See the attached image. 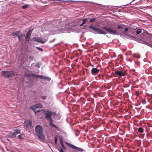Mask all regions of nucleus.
Masks as SVG:
<instances>
[{
    "label": "nucleus",
    "mask_w": 152,
    "mask_h": 152,
    "mask_svg": "<svg viewBox=\"0 0 152 152\" xmlns=\"http://www.w3.org/2000/svg\"><path fill=\"white\" fill-rule=\"evenodd\" d=\"M61 147H62V148L64 149H66V148L64 146V143L63 144H61Z\"/></svg>",
    "instance_id": "72a5a7b5"
},
{
    "label": "nucleus",
    "mask_w": 152,
    "mask_h": 152,
    "mask_svg": "<svg viewBox=\"0 0 152 152\" xmlns=\"http://www.w3.org/2000/svg\"><path fill=\"white\" fill-rule=\"evenodd\" d=\"M31 75L32 76L36 78H38L39 77V75H37V74H31Z\"/></svg>",
    "instance_id": "6ab92c4d"
},
{
    "label": "nucleus",
    "mask_w": 152,
    "mask_h": 152,
    "mask_svg": "<svg viewBox=\"0 0 152 152\" xmlns=\"http://www.w3.org/2000/svg\"><path fill=\"white\" fill-rule=\"evenodd\" d=\"M91 74L94 75H96L98 73L99 71V69L96 68H92L91 70Z\"/></svg>",
    "instance_id": "ddd939ff"
},
{
    "label": "nucleus",
    "mask_w": 152,
    "mask_h": 152,
    "mask_svg": "<svg viewBox=\"0 0 152 152\" xmlns=\"http://www.w3.org/2000/svg\"><path fill=\"white\" fill-rule=\"evenodd\" d=\"M115 74L119 77L124 76L126 75L125 72H123L122 71H115Z\"/></svg>",
    "instance_id": "9d476101"
},
{
    "label": "nucleus",
    "mask_w": 152,
    "mask_h": 152,
    "mask_svg": "<svg viewBox=\"0 0 152 152\" xmlns=\"http://www.w3.org/2000/svg\"><path fill=\"white\" fill-rule=\"evenodd\" d=\"M141 92H140L139 91H136L135 94L137 96H138L140 94H141Z\"/></svg>",
    "instance_id": "aec40b11"
},
{
    "label": "nucleus",
    "mask_w": 152,
    "mask_h": 152,
    "mask_svg": "<svg viewBox=\"0 0 152 152\" xmlns=\"http://www.w3.org/2000/svg\"><path fill=\"white\" fill-rule=\"evenodd\" d=\"M28 5H23V6H22V8L23 9H26L28 8Z\"/></svg>",
    "instance_id": "412c9836"
},
{
    "label": "nucleus",
    "mask_w": 152,
    "mask_h": 152,
    "mask_svg": "<svg viewBox=\"0 0 152 152\" xmlns=\"http://www.w3.org/2000/svg\"><path fill=\"white\" fill-rule=\"evenodd\" d=\"M44 77L42 75H39V78L40 79H44Z\"/></svg>",
    "instance_id": "473e14b6"
},
{
    "label": "nucleus",
    "mask_w": 152,
    "mask_h": 152,
    "mask_svg": "<svg viewBox=\"0 0 152 152\" xmlns=\"http://www.w3.org/2000/svg\"><path fill=\"white\" fill-rule=\"evenodd\" d=\"M41 98L43 100H44L46 98V96H42L41 97Z\"/></svg>",
    "instance_id": "cd10ccee"
},
{
    "label": "nucleus",
    "mask_w": 152,
    "mask_h": 152,
    "mask_svg": "<svg viewBox=\"0 0 152 152\" xmlns=\"http://www.w3.org/2000/svg\"><path fill=\"white\" fill-rule=\"evenodd\" d=\"M31 125V121L27 120L24 121V126L27 128L30 127Z\"/></svg>",
    "instance_id": "4468645a"
},
{
    "label": "nucleus",
    "mask_w": 152,
    "mask_h": 152,
    "mask_svg": "<svg viewBox=\"0 0 152 152\" xmlns=\"http://www.w3.org/2000/svg\"><path fill=\"white\" fill-rule=\"evenodd\" d=\"M96 18H92L90 19V21L91 22H92L95 21L96 20Z\"/></svg>",
    "instance_id": "b1692460"
},
{
    "label": "nucleus",
    "mask_w": 152,
    "mask_h": 152,
    "mask_svg": "<svg viewBox=\"0 0 152 152\" xmlns=\"http://www.w3.org/2000/svg\"><path fill=\"white\" fill-rule=\"evenodd\" d=\"M66 144L69 146L70 147L74 149H75L76 150L78 151H81V152H83V149L79 148V147H76L75 145H74L70 143H68V142H67L66 143Z\"/></svg>",
    "instance_id": "1a4fd4ad"
},
{
    "label": "nucleus",
    "mask_w": 152,
    "mask_h": 152,
    "mask_svg": "<svg viewBox=\"0 0 152 152\" xmlns=\"http://www.w3.org/2000/svg\"><path fill=\"white\" fill-rule=\"evenodd\" d=\"M134 54H133V56H134Z\"/></svg>",
    "instance_id": "79ce46f5"
},
{
    "label": "nucleus",
    "mask_w": 152,
    "mask_h": 152,
    "mask_svg": "<svg viewBox=\"0 0 152 152\" xmlns=\"http://www.w3.org/2000/svg\"><path fill=\"white\" fill-rule=\"evenodd\" d=\"M42 111L45 115V119L49 121L50 125L57 129L58 130H59V128L53 123V121L52 119L51 118V115L54 116L56 115V113L48 110H42Z\"/></svg>",
    "instance_id": "f257e3e1"
},
{
    "label": "nucleus",
    "mask_w": 152,
    "mask_h": 152,
    "mask_svg": "<svg viewBox=\"0 0 152 152\" xmlns=\"http://www.w3.org/2000/svg\"><path fill=\"white\" fill-rule=\"evenodd\" d=\"M144 30L143 29L141 28L137 29L136 31V35H137L141 33L142 34H141V38L144 40H147V39L148 38L147 36H145V34H147L148 33L146 31H145L144 33Z\"/></svg>",
    "instance_id": "20e7f679"
},
{
    "label": "nucleus",
    "mask_w": 152,
    "mask_h": 152,
    "mask_svg": "<svg viewBox=\"0 0 152 152\" xmlns=\"http://www.w3.org/2000/svg\"><path fill=\"white\" fill-rule=\"evenodd\" d=\"M123 25H118L117 27L118 29H123Z\"/></svg>",
    "instance_id": "4be33fe9"
},
{
    "label": "nucleus",
    "mask_w": 152,
    "mask_h": 152,
    "mask_svg": "<svg viewBox=\"0 0 152 152\" xmlns=\"http://www.w3.org/2000/svg\"><path fill=\"white\" fill-rule=\"evenodd\" d=\"M142 103L143 104H145L146 103V102L145 99H142Z\"/></svg>",
    "instance_id": "a878e982"
},
{
    "label": "nucleus",
    "mask_w": 152,
    "mask_h": 152,
    "mask_svg": "<svg viewBox=\"0 0 152 152\" xmlns=\"http://www.w3.org/2000/svg\"><path fill=\"white\" fill-rule=\"evenodd\" d=\"M59 151H60V152H64V151H63V150L61 148V149Z\"/></svg>",
    "instance_id": "ea45409f"
},
{
    "label": "nucleus",
    "mask_w": 152,
    "mask_h": 152,
    "mask_svg": "<svg viewBox=\"0 0 152 152\" xmlns=\"http://www.w3.org/2000/svg\"><path fill=\"white\" fill-rule=\"evenodd\" d=\"M83 24H84L82 23H81V24H80V26H82Z\"/></svg>",
    "instance_id": "a19ab883"
},
{
    "label": "nucleus",
    "mask_w": 152,
    "mask_h": 152,
    "mask_svg": "<svg viewBox=\"0 0 152 152\" xmlns=\"http://www.w3.org/2000/svg\"><path fill=\"white\" fill-rule=\"evenodd\" d=\"M60 143L61 144H62L63 143V141L62 140H60Z\"/></svg>",
    "instance_id": "4c0bfd02"
},
{
    "label": "nucleus",
    "mask_w": 152,
    "mask_h": 152,
    "mask_svg": "<svg viewBox=\"0 0 152 152\" xmlns=\"http://www.w3.org/2000/svg\"><path fill=\"white\" fill-rule=\"evenodd\" d=\"M35 132L39 138L44 140L45 137L43 134L42 128L40 125H37L35 127Z\"/></svg>",
    "instance_id": "7ed1b4c3"
},
{
    "label": "nucleus",
    "mask_w": 152,
    "mask_h": 152,
    "mask_svg": "<svg viewBox=\"0 0 152 152\" xmlns=\"http://www.w3.org/2000/svg\"><path fill=\"white\" fill-rule=\"evenodd\" d=\"M138 42L140 43H142L145 45H146V44L147 43V42H145V40H142L141 39H138Z\"/></svg>",
    "instance_id": "dca6fc26"
},
{
    "label": "nucleus",
    "mask_w": 152,
    "mask_h": 152,
    "mask_svg": "<svg viewBox=\"0 0 152 152\" xmlns=\"http://www.w3.org/2000/svg\"><path fill=\"white\" fill-rule=\"evenodd\" d=\"M44 79L48 81H50L51 80V78L49 77L45 76L44 77Z\"/></svg>",
    "instance_id": "a211bd4d"
},
{
    "label": "nucleus",
    "mask_w": 152,
    "mask_h": 152,
    "mask_svg": "<svg viewBox=\"0 0 152 152\" xmlns=\"http://www.w3.org/2000/svg\"><path fill=\"white\" fill-rule=\"evenodd\" d=\"M1 73L2 76L6 78H12L15 75V72L12 71H2Z\"/></svg>",
    "instance_id": "f03ea898"
},
{
    "label": "nucleus",
    "mask_w": 152,
    "mask_h": 152,
    "mask_svg": "<svg viewBox=\"0 0 152 152\" xmlns=\"http://www.w3.org/2000/svg\"><path fill=\"white\" fill-rule=\"evenodd\" d=\"M146 45L152 48V44H149L148 42H147V43L146 44Z\"/></svg>",
    "instance_id": "2f4dec72"
},
{
    "label": "nucleus",
    "mask_w": 152,
    "mask_h": 152,
    "mask_svg": "<svg viewBox=\"0 0 152 152\" xmlns=\"http://www.w3.org/2000/svg\"><path fill=\"white\" fill-rule=\"evenodd\" d=\"M33 58L34 57L32 56H30L29 57V59L31 61H32L33 60Z\"/></svg>",
    "instance_id": "c85d7f7f"
},
{
    "label": "nucleus",
    "mask_w": 152,
    "mask_h": 152,
    "mask_svg": "<svg viewBox=\"0 0 152 152\" xmlns=\"http://www.w3.org/2000/svg\"><path fill=\"white\" fill-rule=\"evenodd\" d=\"M146 144V145H148L149 144V142H144V144Z\"/></svg>",
    "instance_id": "e433bc0d"
},
{
    "label": "nucleus",
    "mask_w": 152,
    "mask_h": 152,
    "mask_svg": "<svg viewBox=\"0 0 152 152\" xmlns=\"http://www.w3.org/2000/svg\"><path fill=\"white\" fill-rule=\"evenodd\" d=\"M31 108L32 109V110H34V113H35V114H36V113H37V112H39V110H37L36 111L34 110V109H33V108H32V107H31Z\"/></svg>",
    "instance_id": "7c9ffc66"
},
{
    "label": "nucleus",
    "mask_w": 152,
    "mask_h": 152,
    "mask_svg": "<svg viewBox=\"0 0 152 152\" xmlns=\"http://www.w3.org/2000/svg\"><path fill=\"white\" fill-rule=\"evenodd\" d=\"M102 28L106 31L107 32L111 34L115 35H119V34L116 29H113L112 28L109 27H107L106 26H103Z\"/></svg>",
    "instance_id": "39448f33"
},
{
    "label": "nucleus",
    "mask_w": 152,
    "mask_h": 152,
    "mask_svg": "<svg viewBox=\"0 0 152 152\" xmlns=\"http://www.w3.org/2000/svg\"><path fill=\"white\" fill-rule=\"evenodd\" d=\"M89 28L96 31L97 32V33L99 34H103L105 35L106 34V33L104 32L100 28L94 26L92 25H91V26H89Z\"/></svg>",
    "instance_id": "423d86ee"
},
{
    "label": "nucleus",
    "mask_w": 152,
    "mask_h": 152,
    "mask_svg": "<svg viewBox=\"0 0 152 152\" xmlns=\"http://www.w3.org/2000/svg\"><path fill=\"white\" fill-rule=\"evenodd\" d=\"M57 138L56 137H55V142L56 144L57 142Z\"/></svg>",
    "instance_id": "c756f323"
},
{
    "label": "nucleus",
    "mask_w": 152,
    "mask_h": 152,
    "mask_svg": "<svg viewBox=\"0 0 152 152\" xmlns=\"http://www.w3.org/2000/svg\"><path fill=\"white\" fill-rule=\"evenodd\" d=\"M20 133V131L19 130H15L14 132L9 133L8 135V136L10 138H15L16 137L17 134H19Z\"/></svg>",
    "instance_id": "6e6552de"
},
{
    "label": "nucleus",
    "mask_w": 152,
    "mask_h": 152,
    "mask_svg": "<svg viewBox=\"0 0 152 152\" xmlns=\"http://www.w3.org/2000/svg\"><path fill=\"white\" fill-rule=\"evenodd\" d=\"M138 132L139 133H142L143 132V129L142 127H140L138 129Z\"/></svg>",
    "instance_id": "f3484780"
},
{
    "label": "nucleus",
    "mask_w": 152,
    "mask_h": 152,
    "mask_svg": "<svg viewBox=\"0 0 152 152\" xmlns=\"http://www.w3.org/2000/svg\"><path fill=\"white\" fill-rule=\"evenodd\" d=\"M34 107L35 108H42V105L40 104H38L35 105Z\"/></svg>",
    "instance_id": "2eb2a0df"
},
{
    "label": "nucleus",
    "mask_w": 152,
    "mask_h": 152,
    "mask_svg": "<svg viewBox=\"0 0 152 152\" xmlns=\"http://www.w3.org/2000/svg\"><path fill=\"white\" fill-rule=\"evenodd\" d=\"M128 30V28H126L124 29V32H126Z\"/></svg>",
    "instance_id": "f704fd0d"
},
{
    "label": "nucleus",
    "mask_w": 152,
    "mask_h": 152,
    "mask_svg": "<svg viewBox=\"0 0 152 152\" xmlns=\"http://www.w3.org/2000/svg\"><path fill=\"white\" fill-rule=\"evenodd\" d=\"M23 134H20L18 136V138L19 139H22L23 138Z\"/></svg>",
    "instance_id": "5701e85b"
},
{
    "label": "nucleus",
    "mask_w": 152,
    "mask_h": 152,
    "mask_svg": "<svg viewBox=\"0 0 152 152\" xmlns=\"http://www.w3.org/2000/svg\"><path fill=\"white\" fill-rule=\"evenodd\" d=\"M12 35L14 36H17L18 37L19 41H22L21 37H23L24 35L23 34L21 33L20 31H15L12 33Z\"/></svg>",
    "instance_id": "0eeeda50"
},
{
    "label": "nucleus",
    "mask_w": 152,
    "mask_h": 152,
    "mask_svg": "<svg viewBox=\"0 0 152 152\" xmlns=\"http://www.w3.org/2000/svg\"><path fill=\"white\" fill-rule=\"evenodd\" d=\"M98 77H99L100 79H101V77H102V76H101V75H100L99 74V75H98Z\"/></svg>",
    "instance_id": "58836bf2"
},
{
    "label": "nucleus",
    "mask_w": 152,
    "mask_h": 152,
    "mask_svg": "<svg viewBox=\"0 0 152 152\" xmlns=\"http://www.w3.org/2000/svg\"><path fill=\"white\" fill-rule=\"evenodd\" d=\"M34 41L37 42H40L41 43L43 44L46 42V41L44 40H43L40 37H34L33 38Z\"/></svg>",
    "instance_id": "f8f14e48"
},
{
    "label": "nucleus",
    "mask_w": 152,
    "mask_h": 152,
    "mask_svg": "<svg viewBox=\"0 0 152 152\" xmlns=\"http://www.w3.org/2000/svg\"><path fill=\"white\" fill-rule=\"evenodd\" d=\"M31 33L32 31H30V30H29L27 32L25 37V39H26V41L28 42L29 41L30 39V36L31 34Z\"/></svg>",
    "instance_id": "9b49d317"
},
{
    "label": "nucleus",
    "mask_w": 152,
    "mask_h": 152,
    "mask_svg": "<svg viewBox=\"0 0 152 152\" xmlns=\"http://www.w3.org/2000/svg\"><path fill=\"white\" fill-rule=\"evenodd\" d=\"M87 20V19L85 18L83 20V23L84 24L86 22Z\"/></svg>",
    "instance_id": "bb28decb"
},
{
    "label": "nucleus",
    "mask_w": 152,
    "mask_h": 152,
    "mask_svg": "<svg viewBox=\"0 0 152 152\" xmlns=\"http://www.w3.org/2000/svg\"><path fill=\"white\" fill-rule=\"evenodd\" d=\"M35 66L39 68L40 67V64L39 63H37L35 64Z\"/></svg>",
    "instance_id": "393cba45"
},
{
    "label": "nucleus",
    "mask_w": 152,
    "mask_h": 152,
    "mask_svg": "<svg viewBox=\"0 0 152 152\" xmlns=\"http://www.w3.org/2000/svg\"><path fill=\"white\" fill-rule=\"evenodd\" d=\"M37 48L38 49H39V50H40L42 51H43V49H42L40 48H39V47H37L36 48Z\"/></svg>",
    "instance_id": "c9c22d12"
}]
</instances>
